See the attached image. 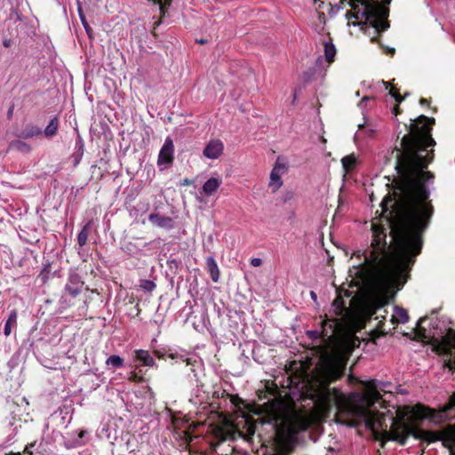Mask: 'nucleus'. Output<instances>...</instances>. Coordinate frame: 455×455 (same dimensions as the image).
Wrapping results in <instances>:
<instances>
[{
  "mask_svg": "<svg viewBox=\"0 0 455 455\" xmlns=\"http://www.w3.org/2000/svg\"><path fill=\"white\" fill-rule=\"evenodd\" d=\"M336 55V48L331 43L324 44V56L327 62L331 63L334 61Z\"/></svg>",
  "mask_w": 455,
  "mask_h": 455,
  "instance_id": "nucleus-24",
  "label": "nucleus"
},
{
  "mask_svg": "<svg viewBox=\"0 0 455 455\" xmlns=\"http://www.w3.org/2000/svg\"><path fill=\"white\" fill-rule=\"evenodd\" d=\"M155 355L159 358L163 357V355L158 351H155Z\"/></svg>",
  "mask_w": 455,
  "mask_h": 455,
  "instance_id": "nucleus-51",
  "label": "nucleus"
},
{
  "mask_svg": "<svg viewBox=\"0 0 455 455\" xmlns=\"http://www.w3.org/2000/svg\"><path fill=\"white\" fill-rule=\"evenodd\" d=\"M192 182H193V181H192L191 180H189V179H188V178H185V179L182 180L181 185H183V186H189V185H191V184H192Z\"/></svg>",
  "mask_w": 455,
  "mask_h": 455,
  "instance_id": "nucleus-47",
  "label": "nucleus"
},
{
  "mask_svg": "<svg viewBox=\"0 0 455 455\" xmlns=\"http://www.w3.org/2000/svg\"><path fill=\"white\" fill-rule=\"evenodd\" d=\"M106 365L111 366L114 369L122 368L124 366V359L116 355H110L106 360Z\"/></svg>",
  "mask_w": 455,
  "mask_h": 455,
  "instance_id": "nucleus-25",
  "label": "nucleus"
},
{
  "mask_svg": "<svg viewBox=\"0 0 455 455\" xmlns=\"http://www.w3.org/2000/svg\"><path fill=\"white\" fill-rule=\"evenodd\" d=\"M311 417L306 412L291 410L277 399H271L261 405L260 417L244 420V438L251 439L258 428L265 440L272 444L274 455H291L299 445V435L312 425Z\"/></svg>",
  "mask_w": 455,
  "mask_h": 455,
  "instance_id": "nucleus-2",
  "label": "nucleus"
},
{
  "mask_svg": "<svg viewBox=\"0 0 455 455\" xmlns=\"http://www.w3.org/2000/svg\"><path fill=\"white\" fill-rule=\"evenodd\" d=\"M86 434V431L85 430H80L79 433H78V437L80 439L84 438V436Z\"/></svg>",
  "mask_w": 455,
  "mask_h": 455,
  "instance_id": "nucleus-48",
  "label": "nucleus"
},
{
  "mask_svg": "<svg viewBox=\"0 0 455 455\" xmlns=\"http://www.w3.org/2000/svg\"><path fill=\"white\" fill-rule=\"evenodd\" d=\"M385 84H386V89H388L389 86H390V84L389 83H385Z\"/></svg>",
  "mask_w": 455,
  "mask_h": 455,
  "instance_id": "nucleus-53",
  "label": "nucleus"
},
{
  "mask_svg": "<svg viewBox=\"0 0 455 455\" xmlns=\"http://www.w3.org/2000/svg\"><path fill=\"white\" fill-rule=\"evenodd\" d=\"M199 44H205L206 43V40H200L198 41Z\"/></svg>",
  "mask_w": 455,
  "mask_h": 455,
  "instance_id": "nucleus-52",
  "label": "nucleus"
},
{
  "mask_svg": "<svg viewBox=\"0 0 455 455\" xmlns=\"http://www.w3.org/2000/svg\"><path fill=\"white\" fill-rule=\"evenodd\" d=\"M59 126H60L59 118L57 116H54L53 118H52L50 120L49 124L44 130L43 132H44V136L46 138L54 137L58 133Z\"/></svg>",
  "mask_w": 455,
  "mask_h": 455,
  "instance_id": "nucleus-19",
  "label": "nucleus"
},
{
  "mask_svg": "<svg viewBox=\"0 0 455 455\" xmlns=\"http://www.w3.org/2000/svg\"><path fill=\"white\" fill-rule=\"evenodd\" d=\"M419 104L421 106H429L430 105V100L426 99V98H420Z\"/></svg>",
  "mask_w": 455,
  "mask_h": 455,
  "instance_id": "nucleus-41",
  "label": "nucleus"
},
{
  "mask_svg": "<svg viewBox=\"0 0 455 455\" xmlns=\"http://www.w3.org/2000/svg\"><path fill=\"white\" fill-rule=\"evenodd\" d=\"M206 267L213 282H218L220 279V269L218 264L213 257H208L206 259Z\"/></svg>",
  "mask_w": 455,
  "mask_h": 455,
  "instance_id": "nucleus-18",
  "label": "nucleus"
},
{
  "mask_svg": "<svg viewBox=\"0 0 455 455\" xmlns=\"http://www.w3.org/2000/svg\"><path fill=\"white\" fill-rule=\"evenodd\" d=\"M183 362H185L187 365H194V363H196V360L193 358H186L183 359Z\"/></svg>",
  "mask_w": 455,
  "mask_h": 455,
  "instance_id": "nucleus-42",
  "label": "nucleus"
},
{
  "mask_svg": "<svg viewBox=\"0 0 455 455\" xmlns=\"http://www.w3.org/2000/svg\"><path fill=\"white\" fill-rule=\"evenodd\" d=\"M81 20H82V23L85 28V31L87 33V35L89 36V37H92V28L89 26V24L87 23V21L85 20V18L84 16L81 15Z\"/></svg>",
  "mask_w": 455,
  "mask_h": 455,
  "instance_id": "nucleus-36",
  "label": "nucleus"
},
{
  "mask_svg": "<svg viewBox=\"0 0 455 455\" xmlns=\"http://www.w3.org/2000/svg\"><path fill=\"white\" fill-rule=\"evenodd\" d=\"M17 318H18V313L15 309H13L5 322L4 328V334L8 337L12 333V327H15L17 325Z\"/></svg>",
  "mask_w": 455,
  "mask_h": 455,
  "instance_id": "nucleus-20",
  "label": "nucleus"
},
{
  "mask_svg": "<svg viewBox=\"0 0 455 455\" xmlns=\"http://www.w3.org/2000/svg\"><path fill=\"white\" fill-rule=\"evenodd\" d=\"M309 337L311 338H316V337H322L321 333H319L317 331H312L308 332Z\"/></svg>",
  "mask_w": 455,
  "mask_h": 455,
  "instance_id": "nucleus-45",
  "label": "nucleus"
},
{
  "mask_svg": "<svg viewBox=\"0 0 455 455\" xmlns=\"http://www.w3.org/2000/svg\"><path fill=\"white\" fill-rule=\"evenodd\" d=\"M128 380L134 383H142L145 381V379L141 375H139L136 371H132Z\"/></svg>",
  "mask_w": 455,
  "mask_h": 455,
  "instance_id": "nucleus-32",
  "label": "nucleus"
},
{
  "mask_svg": "<svg viewBox=\"0 0 455 455\" xmlns=\"http://www.w3.org/2000/svg\"><path fill=\"white\" fill-rule=\"evenodd\" d=\"M395 433L393 439L401 445H405L409 436H412L417 440L426 442L427 443L441 441L443 445L449 450L450 455H455V425H448L441 431H430L421 429L415 423L400 424Z\"/></svg>",
  "mask_w": 455,
  "mask_h": 455,
  "instance_id": "nucleus-5",
  "label": "nucleus"
},
{
  "mask_svg": "<svg viewBox=\"0 0 455 455\" xmlns=\"http://www.w3.org/2000/svg\"><path fill=\"white\" fill-rule=\"evenodd\" d=\"M221 183L220 179L212 177L203 185V192L208 196H212L219 189Z\"/></svg>",
  "mask_w": 455,
  "mask_h": 455,
  "instance_id": "nucleus-16",
  "label": "nucleus"
},
{
  "mask_svg": "<svg viewBox=\"0 0 455 455\" xmlns=\"http://www.w3.org/2000/svg\"><path fill=\"white\" fill-rule=\"evenodd\" d=\"M380 397V394L377 390H374L371 394V397L367 398L368 406H372Z\"/></svg>",
  "mask_w": 455,
  "mask_h": 455,
  "instance_id": "nucleus-33",
  "label": "nucleus"
},
{
  "mask_svg": "<svg viewBox=\"0 0 455 455\" xmlns=\"http://www.w3.org/2000/svg\"><path fill=\"white\" fill-rule=\"evenodd\" d=\"M43 133L42 129L33 124H28L24 128L17 134V137L22 140H28L34 137H38Z\"/></svg>",
  "mask_w": 455,
  "mask_h": 455,
  "instance_id": "nucleus-13",
  "label": "nucleus"
},
{
  "mask_svg": "<svg viewBox=\"0 0 455 455\" xmlns=\"http://www.w3.org/2000/svg\"><path fill=\"white\" fill-rule=\"evenodd\" d=\"M231 402L236 407L244 404V401L238 395H232Z\"/></svg>",
  "mask_w": 455,
  "mask_h": 455,
  "instance_id": "nucleus-35",
  "label": "nucleus"
},
{
  "mask_svg": "<svg viewBox=\"0 0 455 455\" xmlns=\"http://www.w3.org/2000/svg\"><path fill=\"white\" fill-rule=\"evenodd\" d=\"M137 307H138V308H137V310H138L137 315H139V314H140V307H139V305H137Z\"/></svg>",
  "mask_w": 455,
  "mask_h": 455,
  "instance_id": "nucleus-54",
  "label": "nucleus"
},
{
  "mask_svg": "<svg viewBox=\"0 0 455 455\" xmlns=\"http://www.w3.org/2000/svg\"><path fill=\"white\" fill-rule=\"evenodd\" d=\"M285 171L286 164L281 161L280 157H278L270 172V181L268 187L272 188L273 192H276L283 186L281 176L284 173Z\"/></svg>",
  "mask_w": 455,
  "mask_h": 455,
  "instance_id": "nucleus-8",
  "label": "nucleus"
},
{
  "mask_svg": "<svg viewBox=\"0 0 455 455\" xmlns=\"http://www.w3.org/2000/svg\"><path fill=\"white\" fill-rule=\"evenodd\" d=\"M347 4L351 7V12H362L359 5L355 4L354 2L348 1Z\"/></svg>",
  "mask_w": 455,
  "mask_h": 455,
  "instance_id": "nucleus-39",
  "label": "nucleus"
},
{
  "mask_svg": "<svg viewBox=\"0 0 455 455\" xmlns=\"http://www.w3.org/2000/svg\"><path fill=\"white\" fill-rule=\"evenodd\" d=\"M251 265L253 267H260L262 265V259L259 258H252L251 259Z\"/></svg>",
  "mask_w": 455,
  "mask_h": 455,
  "instance_id": "nucleus-38",
  "label": "nucleus"
},
{
  "mask_svg": "<svg viewBox=\"0 0 455 455\" xmlns=\"http://www.w3.org/2000/svg\"><path fill=\"white\" fill-rule=\"evenodd\" d=\"M407 411H402L400 409L397 411L396 418H392L391 429H387V424L385 421V414L379 411H371L370 410L365 412V426L370 429L376 440L381 441H395L392 436L399 429L398 425H406L405 418L408 414L414 421L423 420L425 419H435L436 411L427 406L418 403L415 406L406 408Z\"/></svg>",
  "mask_w": 455,
  "mask_h": 455,
  "instance_id": "nucleus-4",
  "label": "nucleus"
},
{
  "mask_svg": "<svg viewBox=\"0 0 455 455\" xmlns=\"http://www.w3.org/2000/svg\"><path fill=\"white\" fill-rule=\"evenodd\" d=\"M33 447H34L33 443L27 445L25 447L24 452H26L28 454H30V455H33V451H31V448H33Z\"/></svg>",
  "mask_w": 455,
  "mask_h": 455,
  "instance_id": "nucleus-43",
  "label": "nucleus"
},
{
  "mask_svg": "<svg viewBox=\"0 0 455 455\" xmlns=\"http://www.w3.org/2000/svg\"><path fill=\"white\" fill-rule=\"evenodd\" d=\"M389 94L395 99V100L398 104H400L404 100V98L408 95V93H405L404 96H401L399 91L396 88H395L394 86L390 87Z\"/></svg>",
  "mask_w": 455,
  "mask_h": 455,
  "instance_id": "nucleus-29",
  "label": "nucleus"
},
{
  "mask_svg": "<svg viewBox=\"0 0 455 455\" xmlns=\"http://www.w3.org/2000/svg\"><path fill=\"white\" fill-rule=\"evenodd\" d=\"M333 307H335V313L337 315H340L343 314V312L347 309L344 300L341 297H337L333 303Z\"/></svg>",
  "mask_w": 455,
  "mask_h": 455,
  "instance_id": "nucleus-27",
  "label": "nucleus"
},
{
  "mask_svg": "<svg viewBox=\"0 0 455 455\" xmlns=\"http://www.w3.org/2000/svg\"><path fill=\"white\" fill-rule=\"evenodd\" d=\"M341 328V322L339 318L326 319L322 322L321 335L323 339L331 340L336 332Z\"/></svg>",
  "mask_w": 455,
  "mask_h": 455,
  "instance_id": "nucleus-10",
  "label": "nucleus"
},
{
  "mask_svg": "<svg viewBox=\"0 0 455 455\" xmlns=\"http://www.w3.org/2000/svg\"><path fill=\"white\" fill-rule=\"evenodd\" d=\"M433 350L438 355H443L449 357L445 361L444 365L450 371L455 369V353L453 347H455V329L449 328L445 335L440 339H433L432 341Z\"/></svg>",
  "mask_w": 455,
  "mask_h": 455,
  "instance_id": "nucleus-7",
  "label": "nucleus"
},
{
  "mask_svg": "<svg viewBox=\"0 0 455 455\" xmlns=\"http://www.w3.org/2000/svg\"><path fill=\"white\" fill-rule=\"evenodd\" d=\"M135 354V360L140 362L141 365L143 366H149L152 367L155 365V360L150 355L149 352L148 350L144 349H137L134 351Z\"/></svg>",
  "mask_w": 455,
  "mask_h": 455,
  "instance_id": "nucleus-15",
  "label": "nucleus"
},
{
  "mask_svg": "<svg viewBox=\"0 0 455 455\" xmlns=\"http://www.w3.org/2000/svg\"><path fill=\"white\" fill-rule=\"evenodd\" d=\"M393 317H395L397 323H407L409 320L408 312L403 307H396L395 315Z\"/></svg>",
  "mask_w": 455,
  "mask_h": 455,
  "instance_id": "nucleus-26",
  "label": "nucleus"
},
{
  "mask_svg": "<svg viewBox=\"0 0 455 455\" xmlns=\"http://www.w3.org/2000/svg\"><path fill=\"white\" fill-rule=\"evenodd\" d=\"M140 287L147 291H152L156 287V285L153 281L144 280L142 281Z\"/></svg>",
  "mask_w": 455,
  "mask_h": 455,
  "instance_id": "nucleus-31",
  "label": "nucleus"
},
{
  "mask_svg": "<svg viewBox=\"0 0 455 455\" xmlns=\"http://www.w3.org/2000/svg\"><path fill=\"white\" fill-rule=\"evenodd\" d=\"M426 320V317H422L418 321L417 328L415 329L414 332V340L417 341H422L432 344L433 339H435V337H432L430 340H427V331L424 327L421 326L422 322Z\"/></svg>",
  "mask_w": 455,
  "mask_h": 455,
  "instance_id": "nucleus-17",
  "label": "nucleus"
},
{
  "mask_svg": "<svg viewBox=\"0 0 455 455\" xmlns=\"http://www.w3.org/2000/svg\"><path fill=\"white\" fill-rule=\"evenodd\" d=\"M84 290H88V287H84L82 277L77 273L70 274L59 299L60 307L62 309L74 307Z\"/></svg>",
  "mask_w": 455,
  "mask_h": 455,
  "instance_id": "nucleus-6",
  "label": "nucleus"
},
{
  "mask_svg": "<svg viewBox=\"0 0 455 455\" xmlns=\"http://www.w3.org/2000/svg\"><path fill=\"white\" fill-rule=\"evenodd\" d=\"M88 235H89V232H88V224H87L79 232L78 236H77V243L81 247L86 244L87 240H88Z\"/></svg>",
  "mask_w": 455,
  "mask_h": 455,
  "instance_id": "nucleus-28",
  "label": "nucleus"
},
{
  "mask_svg": "<svg viewBox=\"0 0 455 455\" xmlns=\"http://www.w3.org/2000/svg\"><path fill=\"white\" fill-rule=\"evenodd\" d=\"M155 4L159 5L160 13L162 16H164L165 12H167V9L169 8L167 4H165V2L163 0H161L160 3H155Z\"/></svg>",
  "mask_w": 455,
  "mask_h": 455,
  "instance_id": "nucleus-37",
  "label": "nucleus"
},
{
  "mask_svg": "<svg viewBox=\"0 0 455 455\" xmlns=\"http://www.w3.org/2000/svg\"><path fill=\"white\" fill-rule=\"evenodd\" d=\"M148 220L151 224L161 228L172 229L174 227L172 218L159 213L149 214Z\"/></svg>",
  "mask_w": 455,
  "mask_h": 455,
  "instance_id": "nucleus-12",
  "label": "nucleus"
},
{
  "mask_svg": "<svg viewBox=\"0 0 455 455\" xmlns=\"http://www.w3.org/2000/svg\"><path fill=\"white\" fill-rule=\"evenodd\" d=\"M161 22V20H158L157 22H156V25H159Z\"/></svg>",
  "mask_w": 455,
  "mask_h": 455,
  "instance_id": "nucleus-55",
  "label": "nucleus"
},
{
  "mask_svg": "<svg viewBox=\"0 0 455 455\" xmlns=\"http://www.w3.org/2000/svg\"><path fill=\"white\" fill-rule=\"evenodd\" d=\"M174 145L171 137H167L159 152L157 164H171L173 162Z\"/></svg>",
  "mask_w": 455,
  "mask_h": 455,
  "instance_id": "nucleus-9",
  "label": "nucleus"
},
{
  "mask_svg": "<svg viewBox=\"0 0 455 455\" xmlns=\"http://www.w3.org/2000/svg\"><path fill=\"white\" fill-rule=\"evenodd\" d=\"M13 109H14V106H13V105H12V106L9 108L8 111H7V117H8V119H12V115H13Z\"/></svg>",
  "mask_w": 455,
  "mask_h": 455,
  "instance_id": "nucleus-44",
  "label": "nucleus"
},
{
  "mask_svg": "<svg viewBox=\"0 0 455 455\" xmlns=\"http://www.w3.org/2000/svg\"><path fill=\"white\" fill-rule=\"evenodd\" d=\"M361 13L362 12H351V11H347V13H346V17L347 19L349 20L351 19H355V20H362V19H364V17H362L361 16Z\"/></svg>",
  "mask_w": 455,
  "mask_h": 455,
  "instance_id": "nucleus-34",
  "label": "nucleus"
},
{
  "mask_svg": "<svg viewBox=\"0 0 455 455\" xmlns=\"http://www.w3.org/2000/svg\"><path fill=\"white\" fill-rule=\"evenodd\" d=\"M440 413L443 419L455 417V392L449 397L447 403L442 407Z\"/></svg>",
  "mask_w": 455,
  "mask_h": 455,
  "instance_id": "nucleus-14",
  "label": "nucleus"
},
{
  "mask_svg": "<svg viewBox=\"0 0 455 455\" xmlns=\"http://www.w3.org/2000/svg\"><path fill=\"white\" fill-rule=\"evenodd\" d=\"M401 113H402V109L400 108L399 104H398V103H396V105H395V106L394 107V108H393V114H394L395 116H398V115H399V114H401Z\"/></svg>",
  "mask_w": 455,
  "mask_h": 455,
  "instance_id": "nucleus-40",
  "label": "nucleus"
},
{
  "mask_svg": "<svg viewBox=\"0 0 455 455\" xmlns=\"http://www.w3.org/2000/svg\"><path fill=\"white\" fill-rule=\"evenodd\" d=\"M356 163L357 160L355 155H348L341 159L342 167L346 172H352L355 168Z\"/></svg>",
  "mask_w": 455,
  "mask_h": 455,
  "instance_id": "nucleus-23",
  "label": "nucleus"
},
{
  "mask_svg": "<svg viewBox=\"0 0 455 455\" xmlns=\"http://www.w3.org/2000/svg\"><path fill=\"white\" fill-rule=\"evenodd\" d=\"M346 366L344 356L331 353L320 357L313 371L310 397L322 416H327L333 407L341 411L347 404L345 395L336 387H330L344 376Z\"/></svg>",
  "mask_w": 455,
  "mask_h": 455,
  "instance_id": "nucleus-3",
  "label": "nucleus"
},
{
  "mask_svg": "<svg viewBox=\"0 0 455 455\" xmlns=\"http://www.w3.org/2000/svg\"><path fill=\"white\" fill-rule=\"evenodd\" d=\"M9 149L16 150L21 153H29L31 151V147L23 140H15L11 141Z\"/></svg>",
  "mask_w": 455,
  "mask_h": 455,
  "instance_id": "nucleus-21",
  "label": "nucleus"
},
{
  "mask_svg": "<svg viewBox=\"0 0 455 455\" xmlns=\"http://www.w3.org/2000/svg\"><path fill=\"white\" fill-rule=\"evenodd\" d=\"M371 41L372 43H378L379 44V46L383 49V52L389 55V56H393L395 53V49L393 48V47H385L379 41V39L378 37H372L371 39Z\"/></svg>",
  "mask_w": 455,
  "mask_h": 455,
  "instance_id": "nucleus-30",
  "label": "nucleus"
},
{
  "mask_svg": "<svg viewBox=\"0 0 455 455\" xmlns=\"http://www.w3.org/2000/svg\"><path fill=\"white\" fill-rule=\"evenodd\" d=\"M224 145L220 140H212L208 142L204 149V156L209 159H217L223 152Z\"/></svg>",
  "mask_w": 455,
  "mask_h": 455,
  "instance_id": "nucleus-11",
  "label": "nucleus"
},
{
  "mask_svg": "<svg viewBox=\"0 0 455 455\" xmlns=\"http://www.w3.org/2000/svg\"><path fill=\"white\" fill-rule=\"evenodd\" d=\"M434 117L420 115L411 119L408 133L401 140V148H395V170L400 180L396 183L398 199L389 210L392 202L389 195L380 204L383 214L387 213L392 238L387 243V232L383 225L372 224L371 251L365 255L359 273L381 289H399L403 286L409 273L421 253L423 236L428 228L435 208L426 183L435 179L427 171L435 159L436 142L433 138Z\"/></svg>",
  "mask_w": 455,
  "mask_h": 455,
  "instance_id": "nucleus-1",
  "label": "nucleus"
},
{
  "mask_svg": "<svg viewBox=\"0 0 455 455\" xmlns=\"http://www.w3.org/2000/svg\"><path fill=\"white\" fill-rule=\"evenodd\" d=\"M381 335H384V332L375 331L372 333V339H376L379 338V336H381Z\"/></svg>",
  "mask_w": 455,
  "mask_h": 455,
  "instance_id": "nucleus-46",
  "label": "nucleus"
},
{
  "mask_svg": "<svg viewBox=\"0 0 455 455\" xmlns=\"http://www.w3.org/2000/svg\"><path fill=\"white\" fill-rule=\"evenodd\" d=\"M310 295H311V298H312L313 299H316V294H315V291H311V292H310Z\"/></svg>",
  "mask_w": 455,
  "mask_h": 455,
  "instance_id": "nucleus-50",
  "label": "nucleus"
},
{
  "mask_svg": "<svg viewBox=\"0 0 455 455\" xmlns=\"http://www.w3.org/2000/svg\"><path fill=\"white\" fill-rule=\"evenodd\" d=\"M3 44L4 47H10L11 46V41L10 40H4L3 42Z\"/></svg>",
  "mask_w": 455,
  "mask_h": 455,
  "instance_id": "nucleus-49",
  "label": "nucleus"
},
{
  "mask_svg": "<svg viewBox=\"0 0 455 455\" xmlns=\"http://www.w3.org/2000/svg\"><path fill=\"white\" fill-rule=\"evenodd\" d=\"M84 141L81 137H78L76 143V151L72 154V158L74 160V165L76 166L84 155Z\"/></svg>",
  "mask_w": 455,
  "mask_h": 455,
  "instance_id": "nucleus-22",
  "label": "nucleus"
}]
</instances>
